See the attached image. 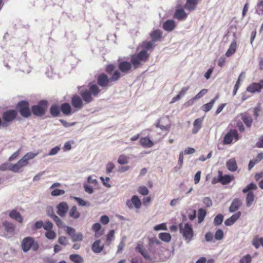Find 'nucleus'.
<instances>
[{"mask_svg": "<svg viewBox=\"0 0 263 263\" xmlns=\"http://www.w3.org/2000/svg\"><path fill=\"white\" fill-rule=\"evenodd\" d=\"M255 179L256 181L260 180L258 185L261 189H263V172L256 174L255 175Z\"/></svg>", "mask_w": 263, "mask_h": 263, "instance_id": "44", "label": "nucleus"}, {"mask_svg": "<svg viewBox=\"0 0 263 263\" xmlns=\"http://www.w3.org/2000/svg\"><path fill=\"white\" fill-rule=\"evenodd\" d=\"M115 66L112 64H108L106 66L105 71L108 74L111 76L112 71H115Z\"/></svg>", "mask_w": 263, "mask_h": 263, "instance_id": "52", "label": "nucleus"}, {"mask_svg": "<svg viewBox=\"0 0 263 263\" xmlns=\"http://www.w3.org/2000/svg\"><path fill=\"white\" fill-rule=\"evenodd\" d=\"M159 238L165 242H169L171 239V236L168 233H160L159 234Z\"/></svg>", "mask_w": 263, "mask_h": 263, "instance_id": "41", "label": "nucleus"}, {"mask_svg": "<svg viewBox=\"0 0 263 263\" xmlns=\"http://www.w3.org/2000/svg\"><path fill=\"white\" fill-rule=\"evenodd\" d=\"M139 143L141 146L145 148H149L154 145V142L147 137L141 138Z\"/></svg>", "mask_w": 263, "mask_h": 263, "instance_id": "25", "label": "nucleus"}, {"mask_svg": "<svg viewBox=\"0 0 263 263\" xmlns=\"http://www.w3.org/2000/svg\"><path fill=\"white\" fill-rule=\"evenodd\" d=\"M256 12L259 15L263 14V0H259L256 7Z\"/></svg>", "mask_w": 263, "mask_h": 263, "instance_id": "43", "label": "nucleus"}, {"mask_svg": "<svg viewBox=\"0 0 263 263\" xmlns=\"http://www.w3.org/2000/svg\"><path fill=\"white\" fill-rule=\"evenodd\" d=\"M247 91L252 93L260 92L261 86L258 83H252L247 87Z\"/></svg>", "mask_w": 263, "mask_h": 263, "instance_id": "23", "label": "nucleus"}, {"mask_svg": "<svg viewBox=\"0 0 263 263\" xmlns=\"http://www.w3.org/2000/svg\"><path fill=\"white\" fill-rule=\"evenodd\" d=\"M241 213L240 211L236 212L230 218L226 219L224 224L227 226H230L233 224L240 217Z\"/></svg>", "mask_w": 263, "mask_h": 263, "instance_id": "19", "label": "nucleus"}, {"mask_svg": "<svg viewBox=\"0 0 263 263\" xmlns=\"http://www.w3.org/2000/svg\"><path fill=\"white\" fill-rule=\"evenodd\" d=\"M237 48V43L235 39L233 40V41L231 43L228 50L227 51L226 53V55L227 57H230L232 55H233L236 51Z\"/></svg>", "mask_w": 263, "mask_h": 263, "instance_id": "29", "label": "nucleus"}, {"mask_svg": "<svg viewBox=\"0 0 263 263\" xmlns=\"http://www.w3.org/2000/svg\"><path fill=\"white\" fill-rule=\"evenodd\" d=\"M45 236L49 239H53L56 237V233L51 230L46 232Z\"/></svg>", "mask_w": 263, "mask_h": 263, "instance_id": "54", "label": "nucleus"}, {"mask_svg": "<svg viewBox=\"0 0 263 263\" xmlns=\"http://www.w3.org/2000/svg\"><path fill=\"white\" fill-rule=\"evenodd\" d=\"M152 41L148 42H144L142 43V47L146 50H150L154 47V44Z\"/></svg>", "mask_w": 263, "mask_h": 263, "instance_id": "49", "label": "nucleus"}, {"mask_svg": "<svg viewBox=\"0 0 263 263\" xmlns=\"http://www.w3.org/2000/svg\"><path fill=\"white\" fill-rule=\"evenodd\" d=\"M61 112L60 107L58 104H53L50 108V114L53 117H58Z\"/></svg>", "mask_w": 263, "mask_h": 263, "instance_id": "30", "label": "nucleus"}, {"mask_svg": "<svg viewBox=\"0 0 263 263\" xmlns=\"http://www.w3.org/2000/svg\"><path fill=\"white\" fill-rule=\"evenodd\" d=\"M71 238L72 241H82L83 238V235L81 233H75Z\"/></svg>", "mask_w": 263, "mask_h": 263, "instance_id": "51", "label": "nucleus"}, {"mask_svg": "<svg viewBox=\"0 0 263 263\" xmlns=\"http://www.w3.org/2000/svg\"><path fill=\"white\" fill-rule=\"evenodd\" d=\"M57 213L61 217H64L67 212L68 205L66 202H62L57 205Z\"/></svg>", "mask_w": 263, "mask_h": 263, "instance_id": "15", "label": "nucleus"}, {"mask_svg": "<svg viewBox=\"0 0 263 263\" xmlns=\"http://www.w3.org/2000/svg\"><path fill=\"white\" fill-rule=\"evenodd\" d=\"M219 181L222 184L225 185L231 182L234 179L233 176L229 175H222V173L219 172Z\"/></svg>", "mask_w": 263, "mask_h": 263, "instance_id": "22", "label": "nucleus"}, {"mask_svg": "<svg viewBox=\"0 0 263 263\" xmlns=\"http://www.w3.org/2000/svg\"><path fill=\"white\" fill-rule=\"evenodd\" d=\"M100 92L101 89L97 84L90 83L88 89L81 90V96L77 94L72 96L71 99V105L76 110H80L83 107V101L86 104L91 102L93 100V97H97Z\"/></svg>", "mask_w": 263, "mask_h": 263, "instance_id": "1", "label": "nucleus"}, {"mask_svg": "<svg viewBox=\"0 0 263 263\" xmlns=\"http://www.w3.org/2000/svg\"><path fill=\"white\" fill-rule=\"evenodd\" d=\"M149 54L145 50H142L138 53L132 56L130 62L135 69L138 68L142 62H146L149 58Z\"/></svg>", "mask_w": 263, "mask_h": 263, "instance_id": "5", "label": "nucleus"}, {"mask_svg": "<svg viewBox=\"0 0 263 263\" xmlns=\"http://www.w3.org/2000/svg\"><path fill=\"white\" fill-rule=\"evenodd\" d=\"M132 63L127 61H122L118 64V68L123 73H128L132 68Z\"/></svg>", "mask_w": 263, "mask_h": 263, "instance_id": "14", "label": "nucleus"}, {"mask_svg": "<svg viewBox=\"0 0 263 263\" xmlns=\"http://www.w3.org/2000/svg\"><path fill=\"white\" fill-rule=\"evenodd\" d=\"M121 77V72L118 70L114 71L110 78H108L107 74L102 73L98 76L97 78V83L102 87H107L111 85V82L117 81Z\"/></svg>", "mask_w": 263, "mask_h": 263, "instance_id": "2", "label": "nucleus"}, {"mask_svg": "<svg viewBox=\"0 0 263 263\" xmlns=\"http://www.w3.org/2000/svg\"><path fill=\"white\" fill-rule=\"evenodd\" d=\"M238 116L240 117L241 120L247 127L250 128L252 126L253 119L251 115L248 111L241 112L238 115Z\"/></svg>", "mask_w": 263, "mask_h": 263, "instance_id": "12", "label": "nucleus"}, {"mask_svg": "<svg viewBox=\"0 0 263 263\" xmlns=\"http://www.w3.org/2000/svg\"><path fill=\"white\" fill-rule=\"evenodd\" d=\"M10 218L14 219L15 220L19 222L20 223H23V218L21 216L20 213L15 210H13L10 211L9 214Z\"/></svg>", "mask_w": 263, "mask_h": 263, "instance_id": "26", "label": "nucleus"}, {"mask_svg": "<svg viewBox=\"0 0 263 263\" xmlns=\"http://www.w3.org/2000/svg\"><path fill=\"white\" fill-rule=\"evenodd\" d=\"M61 111L65 116L71 115L76 110L72 111L71 105L68 103H62L60 106Z\"/></svg>", "mask_w": 263, "mask_h": 263, "instance_id": "16", "label": "nucleus"}, {"mask_svg": "<svg viewBox=\"0 0 263 263\" xmlns=\"http://www.w3.org/2000/svg\"><path fill=\"white\" fill-rule=\"evenodd\" d=\"M180 233L182 234L184 239L187 241H190L194 235L193 230L192 226L189 223H185L184 228H183L182 223L179 225Z\"/></svg>", "mask_w": 263, "mask_h": 263, "instance_id": "8", "label": "nucleus"}, {"mask_svg": "<svg viewBox=\"0 0 263 263\" xmlns=\"http://www.w3.org/2000/svg\"><path fill=\"white\" fill-rule=\"evenodd\" d=\"M239 139V135L236 129H230L224 136L223 140L224 144H230L237 141Z\"/></svg>", "mask_w": 263, "mask_h": 263, "instance_id": "10", "label": "nucleus"}, {"mask_svg": "<svg viewBox=\"0 0 263 263\" xmlns=\"http://www.w3.org/2000/svg\"><path fill=\"white\" fill-rule=\"evenodd\" d=\"M21 247L23 252L26 253L30 250L36 251L39 248V245L33 237L28 236L22 240Z\"/></svg>", "mask_w": 263, "mask_h": 263, "instance_id": "4", "label": "nucleus"}, {"mask_svg": "<svg viewBox=\"0 0 263 263\" xmlns=\"http://www.w3.org/2000/svg\"><path fill=\"white\" fill-rule=\"evenodd\" d=\"M16 108L20 115L24 118H28L31 115L29 103L27 101H21L16 104Z\"/></svg>", "mask_w": 263, "mask_h": 263, "instance_id": "7", "label": "nucleus"}, {"mask_svg": "<svg viewBox=\"0 0 263 263\" xmlns=\"http://www.w3.org/2000/svg\"><path fill=\"white\" fill-rule=\"evenodd\" d=\"M37 155V153L28 152L26 154L17 162L12 164L11 171L14 173H20L23 171V168L29 163V160L33 159Z\"/></svg>", "mask_w": 263, "mask_h": 263, "instance_id": "3", "label": "nucleus"}, {"mask_svg": "<svg viewBox=\"0 0 263 263\" xmlns=\"http://www.w3.org/2000/svg\"><path fill=\"white\" fill-rule=\"evenodd\" d=\"M126 204L129 209H133L135 207L139 209L141 207V202L137 196L134 195L130 200L126 201Z\"/></svg>", "mask_w": 263, "mask_h": 263, "instance_id": "13", "label": "nucleus"}, {"mask_svg": "<svg viewBox=\"0 0 263 263\" xmlns=\"http://www.w3.org/2000/svg\"><path fill=\"white\" fill-rule=\"evenodd\" d=\"M175 22L173 20H168L163 24L162 27L164 30L168 32L173 31L176 27Z\"/></svg>", "mask_w": 263, "mask_h": 263, "instance_id": "21", "label": "nucleus"}, {"mask_svg": "<svg viewBox=\"0 0 263 263\" xmlns=\"http://www.w3.org/2000/svg\"><path fill=\"white\" fill-rule=\"evenodd\" d=\"M4 235L7 238H10L15 235V226L11 222L5 221L3 223Z\"/></svg>", "mask_w": 263, "mask_h": 263, "instance_id": "11", "label": "nucleus"}, {"mask_svg": "<svg viewBox=\"0 0 263 263\" xmlns=\"http://www.w3.org/2000/svg\"><path fill=\"white\" fill-rule=\"evenodd\" d=\"M203 120V117L195 119L193 122V127L192 130L193 134H196L202 127V123Z\"/></svg>", "mask_w": 263, "mask_h": 263, "instance_id": "18", "label": "nucleus"}, {"mask_svg": "<svg viewBox=\"0 0 263 263\" xmlns=\"http://www.w3.org/2000/svg\"><path fill=\"white\" fill-rule=\"evenodd\" d=\"M138 191L140 194L144 196L148 195L149 193L148 190L145 186H140Z\"/></svg>", "mask_w": 263, "mask_h": 263, "instance_id": "55", "label": "nucleus"}, {"mask_svg": "<svg viewBox=\"0 0 263 263\" xmlns=\"http://www.w3.org/2000/svg\"><path fill=\"white\" fill-rule=\"evenodd\" d=\"M51 217L53 220L55 221L57 225L59 228H62L63 226V223L60 218L55 214H52Z\"/></svg>", "mask_w": 263, "mask_h": 263, "instance_id": "47", "label": "nucleus"}, {"mask_svg": "<svg viewBox=\"0 0 263 263\" xmlns=\"http://www.w3.org/2000/svg\"><path fill=\"white\" fill-rule=\"evenodd\" d=\"M202 201L203 203L205 205V206L208 208L210 207L212 205V201L210 198L209 197H204Z\"/></svg>", "mask_w": 263, "mask_h": 263, "instance_id": "60", "label": "nucleus"}, {"mask_svg": "<svg viewBox=\"0 0 263 263\" xmlns=\"http://www.w3.org/2000/svg\"><path fill=\"white\" fill-rule=\"evenodd\" d=\"M101 226L99 223H95L92 227V230L95 232V236L99 237L103 235V231H100Z\"/></svg>", "mask_w": 263, "mask_h": 263, "instance_id": "35", "label": "nucleus"}, {"mask_svg": "<svg viewBox=\"0 0 263 263\" xmlns=\"http://www.w3.org/2000/svg\"><path fill=\"white\" fill-rule=\"evenodd\" d=\"M43 228L47 231L51 230L53 228L52 223L50 221H47L44 224L43 223Z\"/></svg>", "mask_w": 263, "mask_h": 263, "instance_id": "63", "label": "nucleus"}, {"mask_svg": "<svg viewBox=\"0 0 263 263\" xmlns=\"http://www.w3.org/2000/svg\"><path fill=\"white\" fill-rule=\"evenodd\" d=\"M150 36L152 41L153 42H156L161 40L162 37V32L160 30L156 29L151 32Z\"/></svg>", "mask_w": 263, "mask_h": 263, "instance_id": "24", "label": "nucleus"}, {"mask_svg": "<svg viewBox=\"0 0 263 263\" xmlns=\"http://www.w3.org/2000/svg\"><path fill=\"white\" fill-rule=\"evenodd\" d=\"M223 220V216L222 214L217 215L214 220V223L215 226H219L221 224Z\"/></svg>", "mask_w": 263, "mask_h": 263, "instance_id": "48", "label": "nucleus"}, {"mask_svg": "<svg viewBox=\"0 0 263 263\" xmlns=\"http://www.w3.org/2000/svg\"><path fill=\"white\" fill-rule=\"evenodd\" d=\"M65 231L70 236V237L74 235L76 232L74 229L68 226L66 227Z\"/></svg>", "mask_w": 263, "mask_h": 263, "instance_id": "61", "label": "nucleus"}, {"mask_svg": "<svg viewBox=\"0 0 263 263\" xmlns=\"http://www.w3.org/2000/svg\"><path fill=\"white\" fill-rule=\"evenodd\" d=\"M154 230L157 231L159 230H166L167 227L165 223H162L159 224L155 226L154 228Z\"/></svg>", "mask_w": 263, "mask_h": 263, "instance_id": "56", "label": "nucleus"}, {"mask_svg": "<svg viewBox=\"0 0 263 263\" xmlns=\"http://www.w3.org/2000/svg\"><path fill=\"white\" fill-rule=\"evenodd\" d=\"M48 107V102L46 100H41L37 105L31 107V112L37 117H42L46 114Z\"/></svg>", "mask_w": 263, "mask_h": 263, "instance_id": "6", "label": "nucleus"}, {"mask_svg": "<svg viewBox=\"0 0 263 263\" xmlns=\"http://www.w3.org/2000/svg\"><path fill=\"white\" fill-rule=\"evenodd\" d=\"M219 96L217 95L216 96L212 99L210 102L203 105L201 106V109L204 112H208L210 110L213 106L214 104L216 101L218 99Z\"/></svg>", "mask_w": 263, "mask_h": 263, "instance_id": "27", "label": "nucleus"}, {"mask_svg": "<svg viewBox=\"0 0 263 263\" xmlns=\"http://www.w3.org/2000/svg\"><path fill=\"white\" fill-rule=\"evenodd\" d=\"M80 213L77 209L76 205L73 206L69 212V216L70 217L77 219L80 217Z\"/></svg>", "mask_w": 263, "mask_h": 263, "instance_id": "31", "label": "nucleus"}, {"mask_svg": "<svg viewBox=\"0 0 263 263\" xmlns=\"http://www.w3.org/2000/svg\"><path fill=\"white\" fill-rule=\"evenodd\" d=\"M252 257L250 254H247L242 257L239 260V263H251Z\"/></svg>", "mask_w": 263, "mask_h": 263, "instance_id": "50", "label": "nucleus"}, {"mask_svg": "<svg viewBox=\"0 0 263 263\" xmlns=\"http://www.w3.org/2000/svg\"><path fill=\"white\" fill-rule=\"evenodd\" d=\"M43 222L42 220H39V221H36L34 223V224L32 227V229L33 230L40 229L42 227H43Z\"/></svg>", "mask_w": 263, "mask_h": 263, "instance_id": "59", "label": "nucleus"}, {"mask_svg": "<svg viewBox=\"0 0 263 263\" xmlns=\"http://www.w3.org/2000/svg\"><path fill=\"white\" fill-rule=\"evenodd\" d=\"M69 259L73 263H83L84 261L83 258L78 254H71Z\"/></svg>", "mask_w": 263, "mask_h": 263, "instance_id": "38", "label": "nucleus"}, {"mask_svg": "<svg viewBox=\"0 0 263 263\" xmlns=\"http://www.w3.org/2000/svg\"><path fill=\"white\" fill-rule=\"evenodd\" d=\"M52 190L51 192V195L52 196H58L65 194V191L63 190L55 189V188Z\"/></svg>", "mask_w": 263, "mask_h": 263, "instance_id": "53", "label": "nucleus"}, {"mask_svg": "<svg viewBox=\"0 0 263 263\" xmlns=\"http://www.w3.org/2000/svg\"><path fill=\"white\" fill-rule=\"evenodd\" d=\"M118 162L121 165L127 164L128 162V158L125 155H121L118 158Z\"/></svg>", "mask_w": 263, "mask_h": 263, "instance_id": "46", "label": "nucleus"}, {"mask_svg": "<svg viewBox=\"0 0 263 263\" xmlns=\"http://www.w3.org/2000/svg\"><path fill=\"white\" fill-rule=\"evenodd\" d=\"M174 17L179 20H182L187 17V14L182 9H179L176 10L174 14Z\"/></svg>", "mask_w": 263, "mask_h": 263, "instance_id": "33", "label": "nucleus"}, {"mask_svg": "<svg viewBox=\"0 0 263 263\" xmlns=\"http://www.w3.org/2000/svg\"><path fill=\"white\" fill-rule=\"evenodd\" d=\"M257 188V187L255 183H251L242 190V192L243 193H248L249 192H251L250 191L251 190H256Z\"/></svg>", "mask_w": 263, "mask_h": 263, "instance_id": "45", "label": "nucleus"}, {"mask_svg": "<svg viewBox=\"0 0 263 263\" xmlns=\"http://www.w3.org/2000/svg\"><path fill=\"white\" fill-rule=\"evenodd\" d=\"M228 169L231 172H235L237 170V165L235 158L229 159L226 163Z\"/></svg>", "mask_w": 263, "mask_h": 263, "instance_id": "28", "label": "nucleus"}, {"mask_svg": "<svg viewBox=\"0 0 263 263\" xmlns=\"http://www.w3.org/2000/svg\"><path fill=\"white\" fill-rule=\"evenodd\" d=\"M206 215V212L205 210L203 209H199L198 211V222L201 223L202 222L205 216Z\"/></svg>", "mask_w": 263, "mask_h": 263, "instance_id": "40", "label": "nucleus"}, {"mask_svg": "<svg viewBox=\"0 0 263 263\" xmlns=\"http://www.w3.org/2000/svg\"><path fill=\"white\" fill-rule=\"evenodd\" d=\"M100 240H96L92 246V250L95 253H100L103 249V246H100Z\"/></svg>", "mask_w": 263, "mask_h": 263, "instance_id": "37", "label": "nucleus"}, {"mask_svg": "<svg viewBox=\"0 0 263 263\" xmlns=\"http://www.w3.org/2000/svg\"><path fill=\"white\" fill-rule=\"evenodd\" d=\"M58 242L61 245L66 246L68 243V240L66 237L61 236L59 237Z\"/></svg>", "mask_w": 263, "mask_h": 263, "instance_id": "62", "label": "nucleus"}, {"mask_svg": "<svg viewBox=\"0 0 263 263\" xmlns=\"http://www.w3.org/2000/svg\"><path fill=\"white\" fill-rule=\"evenodd\" d=\"M223 237V233L222 230L218 229L215 234V238L217 240H221Z\"/></svg>", "mask_w": 263, "mask_h": 263, "instance_id": "58", "label": "nucleus"}, {"mask_svg": "<svg viewBox=\"0 0 263 263\" xmlns=\"http://www.w3.org/2000/svg\"><path fill=\"white\" fill-rule=\"evenodd\" d=\"M208 92V89H203L200 91L193 99L187 102L188 103L192 104L193 101L196 99H198L205 95Z\"/></svg>", "mask_w": 263, "mask_h": 263, "instance_id": "39", "label": "nucleus"}, {"mask_svg": "<svg viewBox=\"0 0 263 263\" xmlns=\"http://www.w3.org/2000/svg\"><path fill=\"white\" fill-rule=\"evenodd\" d=\"M255 199V195L252 192H249L246 197V205L250 207L253 203Z\"/></svg>", "mask_w": 263, "mask_h": 263, "instance_id": "36", "label": "nucleus"}, {"mask_svg": "<svg viewBox=\"0 0 263 263\" xmlns=\"http://www.w3.org/2000/svg\"><path fill=\"white\" fill-rule=\"evenodd\" d=\"M135 249L136 251L139 252L145 259L148 260L150 258V256L147 250L144 248L142 243H138Z\"/></svg>", "mask_w": 263, "mask_h": 263, "instance_id": "17", "label": "nucleus"}, {"mask_svg": "<svg viewBox=\"0 0 263 263\" xmlns=\"http://www.w3.org/2000/svg\"><path fill=\"white\" fill-rule=\"evenodd\" d=\"M260 112V107L259 106H256L253 108V115L256 119L259 116Z\"/></svg>", "mask_w": 263, "mask_h": 263, "instance_id": "64", "label": "nucleus"}, {"mask_svg": "<svg viewBox=\"0 0 263 263\" xmlns=\"http://www.w3.org/2000/svg\"><path fill=\"white\" fill-rule=\"evenodd\" d=\"M17 115L16 110L10 109L4 112L2 115L3 120V126H7L9 123L14 120Z\"/></svg>", "mask_w": 263, "mask_h": 263, "instance_id": "9", "label": "nucleus"}, {"mask_svg": "<svg viewBox=\"0 0 263 263\" xmlns=\"http://www.w3.org/2000/svg\"><path fill=\"white\" fill-rule=\"evenodd\" d=\"M252 245L257 249L260 246L263 247V237H259L258 236H255L252 241Z\"/></svg>", "mask_w": 263, "mask_h": 263, "instance_id": "32", "label": "nucleus"}, {"mask_svg": "<svg viewBox=\"0 0 263 263\" xmlns=\"http://www.w3.org/2000/svg\"><path fill=\"white\" fill-rule=\"evenodd\" d=\"M12 164L8 163H5L0 165V170L2 171H5L7 170L11 171Z\"/></svg>", "mask_w": 263, "mask_h": 263, "instance_id": "57", "label": "nucleus"}, {"mask_svg": "<svg viewBox=\"0 0 263 263\" xmlns=\"http://www.w3.org/2000/svg\"><path fill=\"white\" fill-rule=\"evenodd\" d=\"M242 204L241 201L239 198H235L232 202V203L229 207V211L231 213H233L238 210Z\"/></svg>", "mask_w": 263, "mask_h": 263, "instance_id": "20", "label": "nucleus"}, {"mask_svg": "<svg viewBox=\"0 0 263 263\" xmlns=\"http://www.w3.org/2000/svg\"><path fill=\"white\" fill-rule=\"evenodd\" d=\"M198 0H187L186 3L185 5V8L190 11L194 10L198 3Z\"/></svg>", "mask_w": 263, "mask_h": 263, "instance_id": "34", "label": "nucleus"}, {"mask_svg": "<svg viewBox=\"0 0 263 263\" xmlns=\"http://www.w3.org/2000/svg\"><path fill=\"white\" fill-rule=\"evenodd\" d=\"M71 198H73L75 201H76L79 205L88 206L90 205L89 202L84 201L81 198L77 197H71Z\"/></svg>", "mask_w": 263, "mask_h": 263, "instance_id": "42", "label": "nucleus"}]
</instances>
